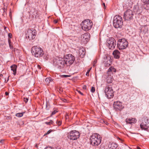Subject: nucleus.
Here are the masks:
<instances>
[{
    "mask_svg": "<svg viewBox=\"0 0 149 149\" xmlns=\"http://www.w3.org/2000/svg\"><path fill=\"white\" fill-rule=\"evenodd\" d=\"M107 45L109 49H113L116 45V41L113 38H110L107 41Z\"/></svg>",
    "mask_w": 149,
    "mask_h": 149,
    "instance_id": "9b49d317",
    "label": "nucleus"
},
{
    "mask_svg": "<svg viewBox=\"0 0 149 149\" xmlns=\"http://www.w3.org/2000/svg\"><path fill=\"white\" fill-rule=\"evenodd\" d=\"M56 123L59 126L61 124V122L60 121H59L58 120H57L56 121Z\"/></svg>",
    "mask_w": 149,
    "mask_h": 149,
    "instance_id": "72a5a7b5",
    "label": "nucleus"
},
{
    "mask_svg": "<svg viewBox=\"0 0 149 149\" xmlns=\"http://www.w3.org/2000/svg\"><path fill=\"white\" fill-rule=\"evenodd\" d=\"M54 22L55 23H57L58 22V21L57 20H54Z\"/></svg>",
    "mask_w": 149,
    "mask_h": 149,
    "instance_id": "c03bdc74",
    "label": "nucleus"
},
{
    "mask_svg": "<svg viewBox=\"0 0 149 149\" xmlns=\"http://www.w3.org/2000/svg\"><path fill=\"white\" fill-rule=\"evenodd\" d=\"M111 58L109 56L104 57L103 58V63L106 67H108L111 65Z\"/></svg>",
    "mask_w": 149,
    "mask_h": 149,
    "instance_id": "ddd939ff",
    "label": "nucleus"
},
{
    "mask_svg": "<svg viewBox=\"0 0 149 149\" xmlns=\"http://www.w3.org/2000/svg\"><path fill=\"white\" fill-rule=\"evenodd\" d=\"M5 28H6V27H4V29H5Z\"/></svg>",
    "mask_w": 149,
    "mask_h": 149,
    "instance_id": "6e6d98bb",
    "label": "nucleus"
},
{
    "mask_svg": "<svg viewBox=\"0 0 149 149\" xmlns=\"http://www.w3.org/2000/svg\"><path fill=\"white\" fill-rule=\"evenodd\" d=\"M136 120L134 118H127L125 120V121L127 123L132 124L136 122Z\"/></svg>",
    "mask_w": 149,
    "mask_h": 149,
    "instance_id": "f3484780",
    "label": "nucleus"
},
{
    "mask_svg": "<svg viewBox=\"0 0 149 149\" xmlns=\"http://www.w3.org/2000/svg\"><path fill=\"white\" fill-rule=\"evenodd\" d=\"M113 106L114 109L116 111H120L124 107L122 103H113Z\"/></svg>",
    "mask_w": 149,
    "mask_h": 149,
    "instance_id": "4468645a",
    "label": "nucleus"
},
{
    "mask_svg": "<svg viewBox=\"0 0 149 149\" xmlns=\"http://www.w3.org/2000/svg\"><path fill=\"white\" fill-rule=\"evenodd\" d=\"M24 102H27L28 100V99L27 98H24Z\"/></svg>",
    "mask_w": 149,
    "mask_h": 149,
    "instance_id": "c9c22d12",
    "label": "nucleus"
},
{
    "mask_svg": "<svg viewBox=\"0 0 149 149\" xmlns=\"http://www.w3.org/2000/svg\"><path fill=\"white\" fill-rule=\"evenodd\" d=\"M31 52L33 56L37 58L41 57L43 55L42 49L37 46H33L31 48Z\"/></svg>",
    "mask_w": 149,
    "mask_h": 149,
    "instance_id": "f03ea898",
    "label": "nucleus"
},
{
    "mask_svg": "<svg viewBox=\"0 0 149 149\" xmlns=\"http://www.w3.org/2000/svg\"><path fill=\"white\" fill-rule=\"evenodd\" d=\"M137 149H141L139 147H137Z\"/></svg>",
    "mask_w": 149,
    "mask_h": 149,
    "instance_id": "49530a36",
    "label": "nucleus"
},
{
    "mask_svg": "<svg viewBox=\"0 0 149 149\" xmlns=\"http://www.w3.org/2000/svg\"><path fill=\"white\" fill-rule=\"evenodd\" d=\"M62 76H63V77H69L70 76V75H63Z\"/></svg>",
    "mask_w": 149,
    "mask_h": 149,
    "instance_id": "58836bf2",
    "label": "nucleus"
},
{
    "mask_svg": "<svg viewBox=\"0 0 149 149\" xmlns=\"http://www.w3.org/2000/svg\"><path fill=\"white\" fill-rule=\"evenodd\" d=\"M64 58L67 66H70L73 63L75 60V57L72 54H68L64 56Z\"/></svg>",
    "mask_w": 149,
    "mask_h": 149,
    "instance_id": "0eeeda50",
    "label": "nucleus"
},
{
    "mask_svg": "<svg viewBox=\"0 0 149 149\" xmlns=\"http://www.w3.org/2000/svg\"><path fill=\"white\" fill-rule=\"evenodd\" d=\"M134 15L132 11L128 9L124 13L123 18L125 20H130L132 19Z\"/></svg>",
    "mask_w": 149,
    "mask_h": 149,
    "instance_id": "1a4fd4ad",
    "label": "nucleus"
},
{
    "mask_svg": "<svg viewBox=\"0 0 149 149\" xmlns=\"http://www.w3.org/2000/svg\"><path fill=\"white\" fill-rule=\"evenodd\" d=\"M128 45V43L127 40L125 38L120 39L117 43V46L119 50L125 49Z\"/></svg>",
    "mask_w": 149,
    "mask_h": 149,
    "instance_id": "423d86ee",
    "label": "nucleus"
},
{
    "mask_svg": "<svg viewBox=\"0 0 149 149\" xmlns=\"http://www.w3.org/2000/svg\"><path fill=\"white\" fill-rule=\"evenodd\" d=\"M97 63V60H95L93 62V67H95V64Z\"/></svg>",
    "mask_w": 149,
    "mask_h": 149,
    "instance_id": "f704fd0d",
    "label": "nucleus"
},
{
    "mask_svg": "<svg viewBox=\"0 0 149 149\" xmlns=\"http://www.w3.org/2000/svg\"><path fill=\"white\" fill-rule=\"evenodd\" d=\"M58 112V111L57 108H54L53 109V111L52 112L51 116H52V115H54L56 113Z\"/></svg>",
    "mask_w": 149,
    "mask_h": 149,
    "instance_id": "393cba45",
    "label": "nucleus"
},
{
    "mask_svg": "<svg viewBox=\"0 0 149 149\" xmlns=\"http://www.w3.org/2000/svg\"><path fill=\"white\" fill-rule=\"evenodd\" d=\"M63 102H66L65 101L63 100Z\"/></svg>",
    "mask_w": 149,
    "mask_h": 149,
    "instance_id": "3c124183",
    "label": "nucleus"
},
{
    "mask_svg": "<svg viewBox=\"0 0 149 149\" xmlns=\"http://www.w3.org/2000/svg\"><path fill=\"white\" fill-rule=\"evenodd\" d=\"M147 124L141 123L140 125L141 128L142 130L147 131L148 128V126L147 125Z\"/></svg>",
    "mask_w": 149,
    "mask_h": 149,
    "instance_id": "aec40b11",
    "label": "nucleus"
},
{
    "mask_svg": "<svg viewBox=\"0 0 149 149\" xmlns=\"http://www.w3.org/2000/svg\"><path fill=\"white\" fill-rule=\"evenodd\" d=\"M36 35V31L35 30L29 29L26 34V37L27 38L29 39V40H32L35 38Z\"/></svg>",
    "mask_w": 149,
    "mask_h": 149,
    "instance_id": "9d476101",
    "label": "nucleus"
},
{
    "mask_svg": "<svg viewBox=\"0 0 149 149\" xmlns=\"http://www.w3.org/2000/svg\"><path fill=\"white\" fill-rule=\"evenodd\" d=\"M3 141V140H1L0 141V142H1V141Z\"/></svg>",
    "mask_w": 149,
    "mask_h": 149,
    "instance_id": "8fccbe9b",
    "label": "nucleus"
},
{
    "mask_svg": "<svg viewBox=\"0 0 149 149\" xmlns=\"http://www.w3.org/2000/svg\"><path fill=\"white\" fill-rule=\"evenodd\" d=\"M8 42L9 45V47L10 49L12 50L13 51H15V48H13L12 43L11 42L10 40L8 39Z\"/></svg>",
    "mask_w": 149,
    "mask_h": 149,
    "instance_id": "b1692460",
    "label": "nucleus"
},
{
    "mask_svg": "<svg viewBox=\"0 0 149 149\" xmlns=\"http://www.w3.org/2000/svg\"><path fill=\"white\" fill-rule=\"evenodd\" d=\"M143 2L146 4H149V0H142Z\"/></svg>",
    "mask_w": 149,
    "mask_h": 149,
    "instance_id": "7c9ffc66",
    "label": "nucleus"
},
{
    "mask_svg": "<svg viewBox=\"0 0 149 149\" xmlns=\"http://www.w3.org/2000/svg\"><path fill=\"white\" fill-rule=\"evenodd\" d=\"M134 10L136 13L140 14L142 11V8L141 6L136 5L134 7Z\"/></svg>",
    "mask_w": 149,
    "mask_h": 149,
    "instance_id": "dca6fc26",
    "label": "nucleus"
},
{
    "mask_svg": "<svg viewBox=\"0 0 149 149\" xmlns=\"http://www.w3.org/2000/svg\"><path fill=\"white\" fill-rule=\"evenodd\" d=\"M5 94L6 95H8L9 93L7 92H5Z\"/></svg>",
    "mask_w": 149,
    "mask_h": 149,
    "instance_id": "a18cd8bd",
    "label": "nucleus"
},
{
    "mask_svg": "<svg viewBox=\"0 0 149 149\" xmlns=\"http://www.w3.org/2000/svg\"><path fill=\"white\" fill-rule=\"evenodd\" d=\"M108 71L109 72H115L116 71V70L114 68H113L112 67H111L108 70Z\"/></svg>",
    "mask_w": 149,
    "mask_h": 149,
    "instance_id": "a878e982",
    "label": "nucleus"
},
{
    "mask_svg": "<svg viewBox=\"0 0 149 149\" xmlns=\"http://www.w3.org/2000/svg\"><path fill=\"white\" fill-rule=\"evenodd\" d=\"M47 105H48V103H46V105L47 107Z\"/></svg>",
    "mask_w": 149,
    "mask_h": 149,
    "instance_id": "de8ad7c7",
    "label": "nucleus"
},
{
    "mask_svg": "<svg viewBox=\"0 0 149 149\" xmlns=\"http://www.w3.org/2000/svg\"><path fill=\"white\" fill-rule=\"evenodd\" d=\"M5 28H6V27H4V29H5Z\"/></svg>",
    "mask_w": 149,
    "mask_h": 149,
    "instance_id": "5fc2aeb1",
    "label": "nucleus"
},
{
    "mask_svg": "<svg viewBox=\"0 0 149 149\" xmlns=\"http://www.w3.org/2000/svg\"><path fill=\"white\" fill-rule=\"evenodd\" d=\"M52 130H49L46 133V134H45L47 135V134H49L52 132Z\"/></svg>",
    "mask_w": 149,
    "mask_h": 149,
    "instance_id": "e433bc0d",
    "label": "nucleus"
},
{
    "mask_svg": "<svg viewBox=\"0 0 149 149\" xmlns=\"http://www.w3.org/2000/svg\"><path fill=\"white\" fill-rule=\"evenodd\" d=\"M123 24L122 17L119 15H116L113 17V24L116 28H121Z\"/></svg>",
    "mask_w": 149,
    "mask_h": 149,
    "instance_id": "7ed1b4c3",
    "label": "nucleus"
},
{
    "mask_svg": "<svg viewBox=\"0 0 149 149\" xmlns=\"http://www.w3.org/2000/svg\"><path fill=\"white\" fill-rule=\"evenodd\" d=\"M45 149H53L51 147L48 146V147H46Z\"/></svg>",
    "mask_w": 149,
    "mask_h": 149,
    "instance_id": "ea45409f",
    "label": "nucleus"
},
{
    "mask_svg": "<svg viewBox=\"0 0 149 149\" xmlns=\"http://www.w3.org/2000/svg\"><path fill=\"white\" fill-rule=\"evenodd\" d=\"M8 37L9 38H11L12 37V36L11 34L10 33H9L8 34Z\"/></svg>",
    "mask_w": 149,
    "mask_h": 149,
    "instance_id": "a19ab883",
    "label": "nucleus"
},
{
    "mask_svg": "<svg viewBox=\"0 0 149 149\" xmlns=\"http://www.w3.org/2000/svg\"><path fill=\"white\" fill-rule=\"evenodd\" d=\"M63 100H65L66 101V100H65L64 99Z\"/></svg>",
    "mask_w": 149,
    "mask_h": 149,
    "instance_id": "864d4df0",
    "label": "nucleus"
},
{
    "mask_svg": "<svg viewBox=\"0 0 149 149\" xmlns=\"http://www.w3.org/2000/svg\"><path fill=\"white\" fill-rule=\"evenodd\" d=\"M78 92L80 93V94H81L82 95H83V94L80 91H78Z\"/></svg>",
    "mask_w": 149,
    "mask_h": 149,
    "instance_id": "79ce46f5",
    "label": "nucleus"
},
{
    "mask_svg": "<svg viewBox=\"0 0 149 149\" xmlns=\"http://www.w3.org/2000/svg\"><path fill=\"white\" fill-rule=\"evenodd\" d=\"M5 28H6V27H4V29H5Z\"/></svg>",
    "mask_w": 149,
    "mask_h": 149,
    "instance_id": "4d7b16f0",
    "label": "nucleus"
},
{
    "mask_svg": "<svg viewBox=\"0 0 149 149\" xmlns=\"http://www.w3.org/2000/svg\"><path fill=\"white\" fill-rule=\"evenodd\" d=\"M11 70L13 72V74L15 75L16 74L17 66L15 65H13L10 67Z\"/></svg>",
    "mask_w": 149,
    "mask_h": 149,
    "instance_id": "412c9836",
    "label": "nucleus"
},
{
    "mask_svg": "<svg viewBox=\"0 0 149 149\" xmlns=\"http://www.w3.org/2000/svg\"><path fill=\"white\" fill-rule=\"evenodd\" d=\"M81 25L82 29L87 31L91 29L93 25V23L89 19H87L83 21Z\"/></svg>",
    "mask_w": 149,
    "mask_h": 149,
    "instance_id": "39448f33",
    "label": "nucleus"
},
{
    "mask_svg": "<svg viewBox=\"0 0 149 149\" xmlns=\"http://www.w3.org/2000/svg\"><path fill=\"white\" fill-rule=\"evenodd\" d=\"M54 64L56 66H58L60 68H63L65 65L66 63L64 58L56 57L53 60Z\"/></svg>",
    "mask_w": 149,
    "mask_h": 149,
    "instance_id": "20e7f679",
    "label": "nucleus"
},
{
    "mask_svg": "<svg viewBox=\"0 0 149 149\" xmlns=\"http://www.w3.org/2000/svg\"><path fill=\"white\" fill-rule=\"evenodd\" d=\"M118 145L114 142H110L108 145V149H118Z\"/></svg>",
    "mask_w": 149,
    "mask_h": 149,
    "instance_id": "2eb2a0df",
    "label": "nucleus"
},
{
    "mask_svg": "<svg viewBox=\"0 0 149 149\" xmlns=\"http://www.w3.org/2000/svg\"><path fill=\"white\" fill-rule=\"evenodd\" d=\"M103 5L104 6H105V3H103Z\"/></svg>",
    "mask_w": 149,
    "mask_h": 149,
    "instance_id": "09e8293b",
    "label": "nucleus"
},
{
    "mask_svg": "<svg viewBox=\"0 0 149 149\" xmlns=\"http://www.w3.org/2000/svg\"><path fill=\"white\" fill-rule=\"evenodd\" d=\"M83 38L84 39V40H86V42H87L89 40V36L88 34L85 33L83 35Z\"/></svg>",
    "mask_w": 149,
    "mask_h": 149,
    "instance_id": "5701e85b",
    "label": "nucleus"
},
{
    "mask_svg": "<svg viewBox=\"0 0 149 149\" xmlns=\"http://www.w3.org/2000/svg\"><path fill=\"white\" fill-rule=\"evenodd\" d=\"M116 102V103H117V102H118V101H116V102Z\"/></svg>",
    "mask_w": 149,
    "mask_h": 149,
    "instance_id": "603ef678",
    "label": "nucleus"
},
{
    "mask_svg": "<svg viewBox=\"0 0 149 149\" xmlns=\"http://www.w3.org/2000/svg\"><path fill=\"white\" fill-rule=\"evenodd\" d=\"M95 91V88L94 87H92L91 90V92L92 93H94Z\"/></svg>",
    "mask_w": 149,
    "mask_h": 149,
    "instance_id": "473e14b6",
    "label": "nucleus"
},
{
    "mask_svg": "<svg viewBox=\"0 0 149 149\" xmlns=\"http://www.w3.org/2000/svg\"><path fill=\"white\" fill-rule=\"evenodd\" d=\"M79 54L81 58H83L86 54V51L85 49L82 48L79 50Z\"/></svg>",
    "mask_w": 149,
    "mask_h": 149,
    "instance_id": "a211bd4d",
    "label": "nucleus"
},
{
    "mask_svg": "<svg viewBox=\"0 0 149 149\" xmlns=\"http://www.w3.org/2000/svg\"><path fill=\"white\" fill-rule=\"evenodd\" d=\"M79 136V132L76 130H72L69 132L68 135V138L71 140H74L77 139Z\"/></svg>",
    "mask_w": 149,
    "mask_h": 149,
    "instance_id": "6e6552de",
    "label": "nucleus"
},
{
    "mask_svg": "<svg viewBox=\"0 0 149 149\" xmlns=\"http://www.w3.org/2000/svg\"><path fill=\"white\" fill-rule=\"evenodd\" d=\"M148 118L147 117H145L142 118L141 123L148 124L149 123Z\"/></svg>",
    "mask_w": 149,
    "mask_h": 149,
    "instance_id": "4be33fe9",
    "label": "nucleus"
},
{
    "mask_svg": "<svg viewBox=\"0 0 149 149\" xmlns=\"http://www.w3.org/2000/svg\"><path fill=\"white\" fill-rule=\"evenodd\" d=\"M83 88L84 89H86V86L85 85H84L83 86Z\"/></svg>",
    "mask_w": 149,
    "mask_h": 149,
    "instance_id": "37998d69",
    "label": "nucleus"
},
{
    "mask_svg": "<svg viewBox=\"0 0 149 149\" xmlns=\"http://www.w3.org/2000/svg\"><path fill=\"white\" fill-rule=\"evenodd\" d=\"M113 55L115 58L118 59L120 57V52L117 50H114L113 53Z\"/></svg>",
    "mask_w": 149,
    "mask_h": 149,
    "instance_id": "6ab92c4d",
    "label": "nucleus"
},
{
    "mask_svg": "<svg viewBox=\"0 0 149 149\" xmlns=\"http://www.w3.org/2000/svg\"><path fill=\"white\" fill-rule=\"evenodd\" d=\"M43 58L46 60H47L48 59V56L47 55H44L43 56Z\"/></svg>",
    "mask_w": 149,
    "mask_h": 149,
    "instance_id": "2f4dec72",
    "label": "nucleus"
},
{
    "mask_svg": "<svg viewBox=\"0 0 149 149\" xmlns=\"http://www.w3.org/2000/svg\"><path fill=\"white\" fill-rule=\"evenodd\" d=\"M90 143L93 146H97L101 141V137L98 134L94 133L90 137Z\"/></svg>",
    "mask_w": 149,
    "mask_h": 149,
    "instance_id": "f257e3e1",
    "label": "nucleus"
},
{
    "mask_svg": "<svg viewBox=\"0 0 149 149\" xmlns=\"http://www.w3.org/2000/svg\"><path fill=\"white\" fill-rule=\"evenodd\" d=\"M53 123V121L52 120H50V121L49 122H45V123L46 124L48 125H50L51 124H52Z\"/></svg>",
    "mask_w": 149,
    "mask_h": 149,
    "instance_id": "c85d7f7f",
    "label": "nucleus"
},
{
    "mask_svg": "<svg viewBox=\"0 0 149 149\" xmlns=\"http://www.w3.org/2000/svg\"><path fill=\"white\" fill-rule=\"evenodd\" d=\"M112 80L110 78H108L107 79V82L108 83H112Z\"/></svg>",
    "mask_w": 149,
    "mask_h": 149,
    "instance_id": "cd10ccee",
    "label": "nucleus"
},
{
    "mask_svg": "<svg viewBox=\"0 0 149 149\" xmlns=\"http://www.w3.org/2000/svg\"><path fill=\"white\" fill-rule=\"evenodd\" d=\"M90 70H88V71L86 72V75L87 76H89V71Z\"/></svg>",
    "mask_w": 149,
    "mask_h": 149,
    "instance_id": "4c0bfd02",
    "label": "nucleus"
},
{
    "mask_svg": "<svg viewBox=\"0 0 149 149\" xmlns=\"http://www.w3.org/2000/svg\"><path fill=\"white\" fill-rule=\"evenodd\" d=\"M113 91L111 86H107L106 87L105 94L108 98H111L113 96Z\"/></svg>",
    "mask_w": 149,
    "mask_h": 149,
    "instance_id": "f8f14e48",
    "label": "nucleus"
},
{
    "mask_svg": "<svg viewBox=\"0 0 149 149\" xmlns=\"http://www.w3.org/2000/svg\"><path fill=\"white\" fill-rule=\"evenodd\" d=\"M45 81L47 83H49L51 81V80L50 78H47L45 79Z\"/></svg>",
    "mask_w": 149,
    "mask_h": 149,
    "instance_id": "c756f323",
    "label": "nucleus"
},
{
    "mask_svg": "<svg viewBox=\"0 0 149 149\" xmlns=\"http://www.w3.org/2000/svg\"><path fill=\"white\" fill-rule=\"evenodd\" d=\"M23 115V113H18L16 114V116L18 117H20L22 116Z\"/></svg>",
    "mask_w": 149,
    "mask_h": 149,
    "instance_id": "bb28decb",
    "label": "nucleus"
}]
</instances>
